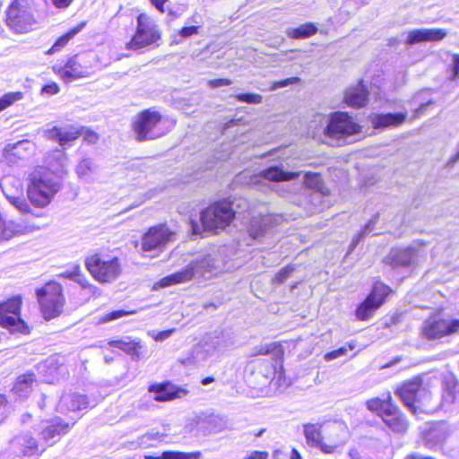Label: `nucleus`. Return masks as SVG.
Here are the masks:
<instances>
[{"label": "nucleus", "mask_w": 459, "mask_h": 459, "mask_svg": "<svg viewBox=\"0 0 459 459\" xmlns=\"http://www.w3.org/2000/svg\"><path fill=\"white\" fill-rule=\"evenodd\" d=\"M270 221L269 217L254 218L250 221L248 229L249 236L254 240H260L270 231Z\"/></svg>", "instance_id": "473e14b6"}, {"label": "nucleus", "mask_w": 459, "mask_h": 459, "mask_svg": "<svg viewBox=\"0 0 459 459\" xmlns=\"http://www.w3.org/2000/svg\"><path fill=\"white\" fill-rule=\"evenodd\" d=\"M152 4L161 13H164L163 5L168 0H150Z\"/></svg>", "instance_id": "338daca9"}, {"label": "nucleus", "mask_w": 459, "mask_h": 459, "mask_svg": "<svg viewBox=\"0 0 459 459\" xmlns=\"http://www.w3.org/2000/svg\"><path fill=\"white\" fill-rule=\"evenodd\" d=\"M317 31V28L313 23H306L296 29H289L287 30L288 36L293 39H306Z\"/></svg>", "instance_id": "e433bc0d"}, {"label": "nucleus", "mask_w": 459, "mask_h": 459, "mask_svg": "<svg viewBox=\"0 0 459 459\" xmlns=\"http://www.w3.org/2000/svg\"><path fill=\"white\" fill-rule=\"evenodd\" d=\"M160 123L161 116L159 112L151 109L141 112L133 124L136 139L143 142L162 136L165 131L161 129Z\"/></svg>", "instance_id": "9b49d317"}, {"label": "nucleus", "mask_w": 459, "mask_h": 459, "mask_svg": "<svg viewBox=\"0 0 459 459\" xmlns=\"http://www.w3.org/2000/svg\"><path fill=\"white\" fill-rule=\"evenodd\" d=\"M306 195L309 197L311 204L315 207L316 210H322L325 206L324 204V199L327 196V191L325 189L317 190V191H307Z\"/></svg>", "instance_id": "c03bdc74"}, {"label": "nucleus", "mask_w": 459, "mask_h": 459, "mask_svg": "<svg viewBox=\"0 0 459 459\" xmlns=\"http://www.w3.org/2000/svg\"><path fill=\"white\" fill-rule=\"evenodd\" d=\"M459 161V144H458V150L456 153L451 157L448 161L446 162V167H453L456 162Z\"/></svg>", "instance_id": "69168bd1"}, {"label": "nucleus", "mask_w": 459, "mask_h": 459, "mask_svg": "<svg viewBox=\"0 0 459 459\" xmlns=\"http://www.w3.org/2000/svg\"><path fill=\"white\" fill-rule=\"evenodd\" d=\"M54 70L65 82L88 78L92 74L91 66L84 61L82 56H74L69 58L65 65L55 66Z\"/></svg>", "instance_id": "f3484780"}, {"label": "nucleus", "mask_w": 459, "mask_h": 459, "mask_svg": "<svg viewBox=\"0 0 459 459\" xmlns=\"http://www.w3.org/2000/svg\"><path fill=\"white\" fill-rule=\"evenodd\" d=\"M5 22L14 32L26 33L37 22L27 0H14L7 9Z\"/></svg>", "instance_id": "6e6552de"}, {"label": "nucleus", "mask_w": 459, "mask_h": 459, "mask_svg": "<svg viewBox=\"0 0 459 459\" xmlns=\"http://www.w3.org/2000/svg\"><path fill=\"white\" fill-rule=\"evenodd\" d=\"M58 156V168H39L30 175L27 195L30 204L36 207L43 208L48 205L61 189L66 158L64 153H59Z\"/></svg>", "instance_id": "f257e3e1"}, {"label": "nucleus", "mask_w": 459, "mask_h": 459, "mask_svg": "<svg viewBox=\"0 0 459 459\" xmlns=\"http://www.w3.org/2000/svg\"><path fill=\"white\" fill-rule=\"evenodd\" d=\"M130 314L129 312H126L125 310H117V311H113V312H110L108 314H107L104 317V321L105 322H108V321H113V320H117L126 315H128Z\"/></svg>", "instance_id": "13d9d810"}, {"label": "nucleus", "mask_w": 459, "mask_h": 459, "mask_svg": "<svg viewBox=\"0 0 459 459\" xmlns=\"http://www.w3.org/2000/svg\"><path fill=\"white\" fill-rule=\"evenodd\" d=\"M379 220V213H376L368 222L364 226V228L360 230V232L352 239L350 245L349 252H352L357 245L375 228V225L377 223Z\"/></svg>", "instance_id": "4c0bfd02"}, {"label": "nucleus", "mask_w": 459, "mask_h": 459, "mask_svg": "<svg viewBox=\"0 0 459 459\" xmlns=\"http://www.w3.org/2000/svg\"><path fill=\"white\" fill-rule=\"evenodd\" d=\"M392 404V396L390 393H387L383 398H372L366 403L368 410L377 413L380 417H382V414L385 412L386 409H389Z\"/></svg>", "instance_id": "f704fd0d"}, {"label": "nucleus", "mask_w": 459, "mask_h": 459, "mask_svg": "<svg viewBox=\"0 0 459 459\" xmlns=\"http://www.w3.org/2000/svg\"><path fill=\"white\" fill-rule=\"evenodd\" d=\"M198 29V26H186L180 30L179 35L183 38H188L192 35L197 34Z\"/></svg>", "instance_id": "4d7b16f0"}, {"label": "nucleus", "mask_w": 459, "mask_h": 459, "mask_svg": "<svg viewBox=\"0 0 459 459\" xmlns=\"http://www.w3.org/2000/svg\"><path fill=\"white\" fill-rule=\"evenodd\" d=\"M53 5L57 9H66L74 0H51Z\"/></svg>", "instance_id": "0e129e2a"}, {"label": "nucleus", "mask_w": 459, "mask_h": 459, "mask_svg": "<svg viewBox=\"0 0 459 459\" xmlns=\"http://www.w3.org/2000/svg\"><path fill=\"white\" fill-rule=\"evenodd\" d=\"M97 402L91 403L84 394L70 392L64 394L57 405V411L60 413H68L71 411H77L87 409L88 407H94Z\"/></svg>", "instance_id": "aec40b11"}, {"label": "nucleus", "mask_w": 459, "mask_h": 459, "mask_svg": "<svg viewBox=\"0 0 459 459\" xmlns=\"http://www.w3.org/2000/svg\"><path fill=\"white\" fill-rule=\"evenodd\" d=\"M176 240V233L165 224H159L151 227L143 236L141 241V251L143 254L152 253L155 256L162 252L169 243Z\"/></svg>", "instance_id": "f8f14e48"}, {"label": "nucleus", "mask_w": 459, "mask_h": 459, "mask_svg": "<svg viewBox=\"0 0 459 459\" xmlns=\"http://www.w3.org/2000/svg\"><path fill=\"white\" fill-rule=\"evenodd\" d=\"M200 342L211 357L214 356L217 351L224 346L223 336H220L219 334L206 336Z\"/></svg>", "instance_id": "c9c22d12"}, {"label": "nucleus", "mask_w": 459, "mask_h": 459, "mask_svg": "<svg viewBox=\"0 0 459 459\" xmlns=\"http://www.w3.org/2000/svg\"><path fill=\"white\" fill-rule=\"evenodd\" d=\"M407 118V112L373 114L369 117L375 129H386L402 126Z\"/></svg>", "instance_id": "b1692460"}, {"label": "nucleus", "mask_w": 459, "mask_h": 459, "mask_svg": "<svg viewBox=\"0 0 459 459\" xmlns=\"http://www.w3.org/2000/svg\"><path fill=\"white\" fill-rule=\"evenodd\" d=\"M390 288L382 283L376 282L372 288L371 292L368 295L366 299L357 307L356 316L359 320L370 319L375 312L384 303L385 298L390 293Z\"/></svg>", "instance_id": "2eb2a0df"}, {"label": "nucleus", "mask_w": 459, "mask_h": 459, "mask_svg": "<svg viewBox=\"0 0 459 459\" xmlns=\"http://www.w3.org/2000/svg\"><path fill=\"white\" fill-rule=\"evenodd\" d=\"M80 270V266L79 265H75L74 267V270L71 271V272H65L63 273L62 274H60V276H64L65 278H67V279H70L72 281H74V280H78V272Z\"/></svg>", "instance_id": "e2e57ef3"}, {"label": "nucleus", "mask_w": 459, "mask_h": 459, "mask_svg": "<svg viewBox=\"0 0 459 459\" xmlns=\"http://www.w3.org/2000/svg\"><path fill=\"white\" fill-rule=\"evenodd\" d=\"M85 265L92 277L101 283L116 281L122 272L117 257L104 259L99 255H94L86 259Z\"/></svg>", "instance_id": "1a4fd4ad"}, {"label": "nucleus", "mask_w": 459, "mask_h": 459, "mask_svg": "<svg viewBox=\"0 0 459 459\" xmlns=\"http://www.w3.org/2000/svg\"><path fill=\"white\" fill-rule=\"evenodd\" d=\"M74 423L75 421H74L72 424H69L65 422L61 418H56L42 429V439H44L46 442L51 441V445H53L61 436L68 433L71 427L74 426Z\"/></svg>", "instance_id": "cd10ccee"}, {"label": "nucleus", "mask_w": 459, "mask_h": 459, "mask_svg": "<svg viewBox=\"0 0 459 459\" xmlns=\"http://www.w3.org/2000/svg\"><path fill=\"white\" fill-rule=\"evenodd\" d=\"M240 101L247 104H260L263 101V96L257 93H241L235 96Z\"/></svg>", "instance_id": "de8ad7c7"}, {"label": "nucleus", "mask_w": 459, "mask_h": 459, "mask_svg": "<svg viewBox=\"0 0 459 459\" xmlns=\"http://www.w3.org/2000/svg\"><path fill=\"white\" fill-rule=\"evenodd\" d=\"M162 435L160 432H148L137 439V446H152V441L160 440Z\"/></svg>", "instance_id": "49530a36"}, {"label": "nucleus", "mask_w": 459, "mask_h": 459, "mask_svg": "<svg viewBox=\"0 0 459 459\" xmlns=\"http://www.w3.org/2000/svg\"><path fill=\"white\" fill-rule=\"evenodd\" d=\"M74 281L79 283L83 290H88L89 293L93 295L99 290L96 286L89 283L86 278L81 273V270L78 272V280H74Z\"/></svg>", "instance_id": "603ef678"}, {"label": "nucleus", "mask_w": 459, "mask_h": 459, "mask_svg": "<svg viewBox=\"0 0 459 459\" xmlns=\"http://www.w3.org/2000/svg\"><path fill=\"white\" fill-rule=\"evenodd\" d=\"M37 296L45 319L50 320L61 314L65 299L62 286L58 282H48L44 287L37 290Z\"/></svg>", "instance_id": "0eeeda50"}, {"label": "nucleus", "mask_w": 459, "mask_h": 459, "mask_svg": "<svg viewBox=\"0 0 459 459\" xmlns=\"http://www.w3.org/2000/svg\"><path fill=\"white\" fill-rule=\"evenodd\" d=\"M110 347H116L126 354L130 355L133 359L139 360L141 359V349L143 345L140 342L131 340L129 337L121 340H113L108 342Z\"/></svg>", "instance_id": "7c9ffc66"}, {"label": "nucleus", "mask_w": 459, "mask_h": 459, "mask_svg": "<svg viewBox=\"0 0 459 459\" xmlns=\"http://www.w3.org/2000/svg\"><path fill=\"white\" fill-rule=\"evenodd\" d=\"M160 39V32L155 22L145 13L137 17L135 34L127 43V48L137 50L152 45Z\"/></svg>", "instance_id": "ddd939ff"}, {"label": "nucleus", "mask_w": 459, "mask_h": 459, "mask_svg": "<svg viewBox=\"0 0 459 459\" xmlns=\"http://www.w3.org/2000/svg\"><path fill=\"white\" fill-rule=\"evenodd\" d=\"M269 454L265 451H252L244 459H268Z\"/></svg>", "instance_id": "052dcab7"}, {"label": "nucleus", "mask_w": 459, "mask_h": 459, "mask_svg": "<svg viewBox=\"0 0 459 459\" xmlns=\"http://www.w3.org/2000/svg\"><path fill=\"white\" fill-rule=\"evenodd\" d=\"M321 425L307 423L303 425L304 436L308 446L320 448L325 454H332L335 448L347 441V427L342 422H333L329 426L331 445L323 443Z\"/></svg>", "instance_id": "7ed1b4c3"}, {"label": "nucleus", "mask_w": 459, "mask_h": 459, "mask_svg": "<svg viewBox=\"0 0 459 459\" xmlns=\"http://www.w3.org/2000/svg\"><path fill=\"white\" fill-rule=\"evenodd\" d=\"M421 256L420 248L414 247H394L384 258V263L393 268L414 265Z\"/></svg>", "instance_id": "6ab92c4d"}, {"label": "nucleus", "mask_w": 459, "mask_h": 459, "mask_svg": "<svg viewBox=\"0 0 459 459\" xmlns=\"http://www.w3.org/2000/svg\"><path fill=\"white\" fill-rule=\"evenodd\" d=\"M39 227L28 221H3L0 217V239H9L14 235L27 234L39 230Z\"/></svg>", "instance_id": "5701e85b"}, {"label": "nucleus", "mask_w": 459, "mask_h": 459, "mask_svg": "<svg viewBox=\"0 0 459 459\" xmlns=\"http://www.w3.org/2000/svg\"><path fill=\"white\" fill-rule=\"evenodd\" d=\"M79 135L80 134L77 130L70 127L53 126L44 131V136L47 139L56 141L61 146L69 145L70 143L76 140Z\"/></svg>", "instance_id": "c85d7f7f"}, {"label": "nucleus", "mask_w": 459, "mask_h": 459, "mask_svg": "<svg viewBox=\"0 0 459 459\" xmlns=\"http://www.w3.org/2000/svg\"><path fill=\"white\" fill-rule=\"evenodd\" d=\"M294 267L292 265H288L281 269L274 277V281L278 283H283L287 279H289L291 273L294 272Z\"/></svg>", "instance_id": "864d4df0"}, {"label": "nucleus", "mask_w": 459, "mask_h": 459, "mask_svg": "<svg viewBox=\"0 0 459 459\" xmlns=\"http://www.w3.org/2000/svg\"><path fill=\"white\" fill-rule=\"evenodd\" d=\"M235 217L232 203L228 200L216 202L201 213V222L204 230L213 231L228 227Z\"/></svg>", "instance_id": "39448f33"}, {"label": "nucleus", "mask_w": 459, "mask_h": 459, "mask_svg": "<svg viewBox=\"0 0 459 459\" xmlns=\"http://www.w3.org/2000/svg\"><path fill=\"white\" fill-rule=\"evenodd\" d=\"M450 439V432L447 425L444 422H437L424 432L423 441L426 446L436 448L448 442Z\"/></svg>", "instance_id": "4be33fe9"}, {"label": "nucleus", "mask_w": 459, "mask_h": 459, "mask_svg": "<svg viewBox=\"0 0 459 459\" xmlns=\"http://www.w3.org/2000/svg\"><path fill=\"white\" fill-rule=\"evenodd\" d=\"M35 144L29 140L19 141L15 143H9L4 149V158L9 162H13L14 159H25L33 153Z\"/></svg>", "instance_id": "bb28decb"}, {"label": "nucleus", "mask_w": 459, "mask_h": 459, "mask_svg": "<svg viewBox=\"0 0 459 459\" xmlns=\"http://www.w3.org/2000/svg\"><path fill=\"white\" fill-rule=\"evenodd\" d=\"M15 441L24 446V455H31L38 451L37 441L29 434L18 437Z\"/></svg>", "instance_id": "79ce46f5"}, {"label": "nucleus", "mask_w": 459, "mask_h": 459, "mask_svg": "<svg viewBox=\"0 0 459 459\" xmlns=\"http://www.w3.org/2000/svg\"><path fill=\"white\" fill-rule=\"evenodd\" d=\"M304 182L306 186L308 188L306 190V193L307 191H317L325 189L322 178L319 174L313 173V172H307L305 174L304 177Z\"/></svg>", "instance_id": "37998d69"}, {"label": "nucleus", "mask_w": 459, "mask_h": 459, "mask_svg": "<svg viewBox=\"0 0 459 459\" xmlns=\"http://www.w3.org/2000/svg\"><path fill=\"white\" fill-rule=\"evenodd\" d=\"M177 397H178V392L171 391L169 386H160L158 388L154 399L158 402H166Z\"/></svg>", "instance_id": "a18cd8bd"}, {"label": "nucleus", "mask_w": 459, "mask_h": 459, "mask_svg": "<svg viewBox=\"0 0 459 459\" xmlns=\"http://www.w3.org/2000/svg\"><path fill=\"white\" fill-rule=\"evenodd\" d=\"M384 423L394 432L403 434L408 429V421L397 406L392 404L381 417Z\"/></svg>", "instance_id": "a878e982"}, {"label": "nucleus", "mask_w": 459, "mask_h": 459, "mask_svg": "<svg viewBox=\"0 0 459 459\" xmlns=\"http://www.w3.org/2000/svg\"><path fill=\"white\" fill-rule=\"evenodd\" d=\"M361 132V126L354 121L347 112H333L331 114L324 133L331 144L342 145L349 143L350 137Z\"/></svg>", "instance_id": "20e7f679"}, {"label": "nucleus", "mask_w": 459, "mask_h": 459, "mask_svg": "<svg viewBox=\"0 0 459 459\" xmlns=\"http://www.w3.org/2000/svg\"><path fill=\"white\" fill-rule=\"evenodd\" d=\"M459 332V320H446L432 316L424 321L421 326L423 338L434 341L450 336Z\"/></svg>", "instance_id": "dca6fc26"}, {"label": "nucleus", "mask_w": 459, "mask_h": 459, "mask_svg": "<svg viewBox=\"0 0 459 459\" xmlns=\"http://www.w3.org/2000/svg\"><path fill=\"white\" fill-rule=\"evenodd\" d=\"M97 170L98 167L91 158H82L75 167L76 175L85 182H91Z\"/></svg>", "instance_id": "72a5a7b5"}, {"label": "nucleus", "mask_w": 459, "mask_h": 459, "mask_svg": "<svg viewBox=\"0 0 459 459\" xmlns=\"http://www.w3.org/2000/svg\"><path fill=\"white\" fill-rule=\"evenodd\" d=\"M432 101H429L427 103H423L421 104L416 110H415V115L416 117H420V115H422L424 113V111L427 109L428 106L429 104H431Z\"/></svg>", "instance_id": "774afa93"}, {"label": "nucleus", "mask_w": 459, "mask_h": 459, "mask_svg": "<svg viewBox=\"0 0 459 459\" xmlns=\"http://www.w3.org/2000/svg\"><path fill=\"white\" fill-rule=\"evenodd\" d=\"M221 270V264L216 255L204 254L191 261L182 270L169 274L157 283L160 288L187 282L195 278L209 279Z\"/></svg>", "instance_id": "f03ea898"}, {"label": "nucleus", "mask_w": 459, "mask_h": 459, "mask_svg": "<svg viewBox=\"0 0 459 459\" xmlns=\"http://www.w3.org/2000/svg\"><path fill=\"white\" fill-rule=\"evenodd\" d=\"M21 93H9L5 94L3 98L0 99V112L11 106L14 101L20 100Z\"/></svg>", "instance_id": "3c124183"}, {"label": "nucleus", "mask_w": 459, "mask_h": 459, "mask_svg": "<svg viewBox=\"0 0 459 459\" xmlns=\"http://www.w3.org/2000/svg\"><path fill=\"white\" fill-rule=\"evenodd\" d=\"M42 93H47L49 95H54L59 92V87L56 82H52L49 84L45 85L42 88Z\"/></svg>", "instance_id": "bf43d9fd"}, {"label": "nucleus", "mask_w": 459, "mask_h": 459, "mask_svg": "<svg viewBox=\"0 0 459 459\" xmlns=\"http://www.w3.org/2000/svg\"><path fill=\"white\" fill-rule=\"evenodd\" d=\"M202 453L200 451L186 453L178 451H167L162 453L160 457L148 456L147 459H200Z\"/></svg>", "instance_id": "58836bf2"}, {"label": "nucleus", "mask_w": 459, "mask_h": 459, "mask_svg": "<svg viewBox=\"0 0 459 459\" xmlns=\"http://www.w3.org/2000/svg\"><path fill=\"white\" fill-rule=\"evenodd\" d=\"M451 74L448 77L451 81H455L459 78V54H453L451 56V63L449 65Z\"/></svg>", "instance_id": "8fccbe9b"}, {"label": "nucleus", "mask_w": 459, "mask_h": 459, "mask_svg": "<svg viewBox=\"0 0 459 459\" xmlns=\"http://www.w3.org/2000/svg\"><path fill=\"white\" fill-rule=\"evenodd\" d=\"M22 300L14 297L0 304V325L11 332L28 333L27 325L19 317Z\"/></svg>", "instance_id": "4468645a"}, {"label": "nucleus", "mask_w": 459, "mask_h": 459, "mask_svg": "<svg viewBox=\"0 0 459 459\" xmlns=\"http://www.w3.org/2000/svg\"><path fill=\"white\" fill-rule=\"evenodd\" d=\"M440 410L449 413L459 412V382L452 375L444 377L442 382Z\"/></svg>", "instance_id": "a211bd4d"}, {"label": "nucleus", "mask_w": 459, "mask_h": 459, "mask_svg": "<svg viewBox=\"0 0 459 459\" xmlns=\"http://www.w3.org/2000/svg\"><path fill=\"white\" fill-rule=\"evenodd\" d=\"M174 332H175V329H169V330L161 331V332L158 333L155 336H153V338L157 342H162V341L169 338Z\"/></svg>", "instance_id": "680f3d73"}, {"label": "nucleus", "mask_w": 459, "mask_h": 459, "mask_svg": "<svg viewBox=\"0 0 459 459\" xmlns=\"http://www.w3.org/2000/svg\"><path fill=\"white\" fill-rule=\"evenodd\" d=\"M354 348H355V345L350 343L348 345V348L347 347H341V348H339V349H337L335 351H332L330 352H327L325 355L324 359H325V361L333 360L335 359H338L340 357H342V356L346 355L349 350L351 351Z\"/></svg>", "instance_id": "09e8293b"}, {"label": "nucleus", "mask_w": 459, "mask_h": 459, "mask_svg": "<svg viewBox=\"0 0 459 459\" xmlns=\"http://www.w3.org/2000/svg\"><path fill=\"white\" fill-rule=\"evenodd\" d=\"M368 95V91L367 87L360 82L357 85L346 90L344 100L349 107L358 108L366 106Z\"/></svg>", "instance_id": "c756f323"}, {"label": "nucleus", "mask_w": 459, "mask_h": 459, "mask_svg": "<svg viewBox=\"0 0 459 459\" xmlns=\"http://www.w3.org/2000/svg\"><path fill=\"white\" fill-rule=\"evenodd\" d=\"M300 81L299 77H290L285 80L278 81L273 83L271 86L272 91H275L280 88H284L291 84L298 83Z\"/></svg>", "instance_id": "5fc2aeb1"}, {"label": "nucleus", "mask_w": 459, "mask_h": 459, "mask_svg": "<svg viewBox=\"0 0 459 459\" xmlns=\"http://www.w3.org/2000/svg\"><path fill=\"white\" fill-rule=\"evenodd\" d=\"M300 172H290L283 169L282 166H271L251 178V184L257 186L262 180L281 182L290 181L299 177Z\"/></svg>", "instance_id": "412c9836"}, {"label": "nucleus", "mask_w": 459, "mask_h": 459, "mask_svg": "<svg viewBox=\"0 0 459 459\" xmlns=\"http://www.w3.org/2000/svg\"><path fill=\"white\" fill-rule=\"evenodd\" d=\"M210 358H212V357L208 354V352L206 351L204 347L201 344V342H199L193 348L188 359H189L190 363L195 364V365H199V364L205 362Z\"/></svg>", "instance_id": "a19ab883"}, {"label": "nucleus", "mask_w": 459, "mask_h": 459, "mask_svg": "<svg viewBox=\"0 0 459 459\" xmlns=\"http://www.w3.org/2000/svg\"><path fill=\"white\" fill-rule=\"evenodd\" d=\"M443 29H417L408 32L405 43L415 45L424 41H440L446 36Z\"/></svg>", "instance_id": "393cba45"}, {"label": "nucleus", "mask_w": 459, "mask_h": 459, "mask_svg": "<svg viewBox=\"0 0 459 459\" xmlns=\"http://www.w3.org/2000/svg\"><path fill=\"white\" fill-rule=\"evenodd\" d=\"M84 23H82L80 26L70 30L67 33L60 37L48 50V53H55L59 51L64 46L67 44V42L70 39H72L82 29Z\"/></svg>", "instance_id": "ea45409f"}, {"label": "nucleus", "mask_w": 459, "mask_h": 459, "mask_svg": "<svg viewBox=\"0 0 459 459\" xmlns=\"http://www.w3.org/2000/svg\"><path fill=\"white\" fill-rule=\"evenodd\" d=\"M396 393L403 403L413 411L420 409L433 412L436 410V404L431 403L430 391L422 387L420 381L406 383Z\"/></svg>", "instance_id": "423d86ee"}, {"label": "nucleus", "mask_w": 459, "mask_h": 459, "mask_svg": "<svg viewBox=\"0 0 459 459\" xmlns=\"http://www.w3.org/2000/svg\"><path fill=\"white\" fill-rule=\"evenodd\" d=\"M231 83H232V81L230 79H214V80H210L208 82V85L212 89L222 87V86H229Z\"/></svg>", "instance_id": "6e6d98bb"}, {"label": "nucleus", "mask_w": 459, "mask_h": 459, "mask_svg": "<svg viewBox=\"0 0 459 459\" xmlns=\"http://www.w3.org/2000/svg\"><path fill=\"white\" fill-rule=\"evenodd\" d=\"M35 380L33 373H26L18 377L12 389L13 393L20 398H27L32 391Z\"/></svg>", "instance_id": "2f4dec72"}, {"label": "nucleus", "mask_w": 459, "mask_h": 459, "mask_svg": "<svg viewBox=\"0 0 459 459\" xmlns=\"http://www.w3.org/2000/svg\"><path fill=\"white\" fill-rule=\"evenodd\" d=\"M0 187L9 203L13 205L26 218L22 221H28L30 216H39L35 214L30 204L23 197V187L20 178L12 175H7L0 179Z\"/></svg>", "instance_id": "9d476101"}]
</instances>
